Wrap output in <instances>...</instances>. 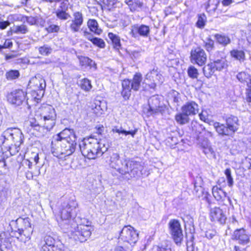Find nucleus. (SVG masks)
Here are the masks:
<instances>
[{
	"instance_id": "nucleus-2",
	"label": "nucleus",
	"mask_w": 251,
	"mask_h": 251,
	"mask_svg": "<svg viewBox=\"0 0 251 251\" xmlns=\"http://www.w3.org/2000/svg\"><path fill=\"white\" fill-rule=\"evenodd\" d=\"M79 148L82 155L89 159L100 157L108 149L101 140L92 137L84 138L79 144Z\"/></svg>"
},
{
	"instance_id": "nucleus-29",
	"label": "nucleus",
	"mask_w": 251,
	"mask_h": 251,
	"mask_svg": "<svg viewBox=\"0 0 251 251\" xmlns=\"http://www.w3.org/2000/svg\"><path fill=\"white\" fill-rule=\"evenodd\" d=\"M125 2L132 12L142 10L143 6V3L139 0H125Z\"/></svg>"
},
{
	"instance_id": "nucleus-57",
	"label": "nucleus",
	"mask_w": 251,
	"mask_h": 251,
	"mask_svg": "<svg viewBox=\"0 0 251 251\" xmlns=\"http://www.w3.org/2000/svg\"><path fill=\"white\" fill-rule=\"evenodd\" d=\"M246 89V100L249 102H251V82L250 85L247 86Z\"/></svg>"
},
{
	"instance_id": "nucleus-22",
	"label": "nucleus",
	"mask_w": 251,
	"mask_h": 251,
	"mask_svg": "<svg viewBox=\"0 0 251 251\" xmlns=\"http://www.w3.org/2000/svg\"><path fill=\"white\" fill-rule=\"evenodd\" d=\"M74 20L71 21L70 27L74 32H78L80 27L83 24V18L81 13L79 12H75L73 14Z\"/></svg>"
},
{
	"instance_id": "nucleus-64",
	"label": "nucleus",
	"mask_w": 251,
	"mask_h": 251,
	"mask_svg": "<svg viewBox=\"0 0 251 251\" xmlns=\"http://www.w3.org/2000/svg\"><path fill=\"white\" fill-rule=\"evenodd\" d=\"M12 46L13 43L10 39H6L3 45V47H4V49H10Z\"/></svg>"
},
{
	"instance_id": "nucleus-37",
	"label": "nucleus",
	"mask_w": 251,
	"mask_h": 251,
	"mask_svg": "<svg viewBox=\"0 0 251 251\" xmlns=\"http://www.w3.org/2000/svg\"><path fill=\"white\" fill-rule=\"evenodd\" d=\"M11 244L4 238V233H0V251H8Z\"/></svg>"
},
{
	"instance_id": "nucleus-36",
	"label": "nucleus",
	"mask_w": 251,
	"mask_h": 251,
	"mask_svg": "<svg viewBox=\"0 0 251 251\" xmlns=\"http://www.w3.org/2000/svg\"><path fill=\"white\" fill-rule=\"evenodd\" d=\"M189 117V116L181 111V113L176 115L175 120L178 124L184 125L190 122V119Z\"/></svg>"
},
{
	"instance_id": "nucleus-30",
	"label": "nucleus",
	"mask_w": 251,
	"mask_h": 251,
	"mask_svg": "<svg viewBox=\"0 0 251 251\" xmlns=\"http://www.w3.org/2000/svg\"><path fill=\"white\" fill-rule=\"evenodd\" d=\"M111 131L113 133H117L119 134L124 135L126 136L127 135H131L132 137H134L135 135L137 132V129L134 130H126L123 128L122 126H113Z\"/></svg>"
},
{
	"instance_id": "nucleus-18",
	"label": "nucleus",
	"mask_w": 251,
	"mask_h": 251,
	"mask_svg": "<svg viewBox=\"0 0 251 251\" xmlns=\"http://www.w3.org/2000/svg\"><path fill=\"white\" fill-rule=\"evenodd\" d=\"M231 238L233 240L238 241V243L242 245H246L250 242V237L243 228L236 229Z\"/></svg>"
},
{
	"instance_id": "nucleus-54",
	"label": "nucleus",
	"mask_w": 251,
	"mask_h": 251,
	"mask_svg": "<svg viewBox=\"0 0 251 251\" xmlns=\"http://www.w3.org/2000/svg\"><path fill=\"white\" fill-rule=\"evenodd\" d=\"M94 45L99 47L100 48H104L105 44L104 41L100 38L95 37L92 42Z\"/></svg>"
},
{
	"instance_id": "nucleus-42",
	"label": "nucleus",
	"mask_w": 251,
	"mask_h": 251,
	"mask_svg": "<svg viewBox=\"0 0 251 251\" xmlns=\"http://www.w3.org/2000/svg\"><path fill=\"white\" fill-rule=\"evenodd\" d=\"M220 3V0H209L206 6V9L208 12H215Z\"/></svg>"
},
{
	"instance_id": "nucleus-34",
	"label": "nucleus",
	"mask_w": 251,
	"mask_h": 251,
	"mask_svg": "<svg viewBox=\"0 0 251 251\" xmlns=\"http://www.w3.org/2000/svg\"><path fill=\"white\" fill-rule=\"evenodd\" d=\"M87 26L90 31L94 32L96 35H100L102 30L99 27L98 23L94 19H89L87 22Z\"/></svg>"
},
{
	"instance_id": "nucleus-35",
	"label": "nucleus",
	"mask_w": 251,
	"mask_h": 251,
	"mask_svg": "<svg viewBox=\"0 0 251 251\" xmlns=\"http://www.w3.org/2000/svg\"><path fill=\"white\" fill-rule=\"evenodd\" d=\"M212 63L216 71H221L227 67V61L223 58L214 60Z\"/></svg>"
},
{
	"instance_id": "nucleus-61",
	"label": "nucleus",
	"mask_w": 251,
	"mask_h": 251,
	"mask_svg": "<svg viewBox=\"0 0 251 251\" xmlns=\"http://www.w3.org/2000/svg\"><path fill=\"white\" fill-rule=\"evenodd\" d=\"M10 25V23L8 21H0V29H5Z\"/></svg>"
},
{
	"instance_id": "nucleus-51",
	"label": "nucleus",
	"mask_w": 251,
	"mask_h": 251,
	"mask_svg": "<svg viewBox=\"0 0 251 251\" xmlns=\"http://www.w3.org/2000/svg\"><path fill=\"white\" fill-rule=\"evenodd\" d=\"M151 251H172L171 246L168 245L154 246Z\"/></svg>"
},
{
	"instance_id": "nucleus-58",
	"label": "nucleus",
	"mask_w": 251,
	"mask_h": 251,
	"mask_svg": "<svg viewBox=\"0 0 251 251\" xmlns=\"http://www.w3.org/2000/svg\"><path fill=\"white\" fill-rule=\"evenodd\" d=\"M68 1L63 0L62 1H61L59 6L57 9V10L67 11L68 9Z\"/></svg>"
},
{
	"instance_id": "nucleus-3",
	"label": "nucleus",
	"mask_w": 251,
	"mask_h": 251,
	"mask_svg": "<svg viewBox=\"0 0 251 251\" xmlns=\"http://www.w3.org/2000/svg\"><path fill=\"white\" fill-rule=\"evenodd\" d=\"M24 136L22 131L18 128H8L2 134L0 140L2 145L11 151L14 149L13 154L19 152L20 146L24 142Z\"/></svg>"
},
{
	"instance_id": "nucleus-63",
	"label": "nucleus",
	"mask_w": 251,
	"mask_h": 251,
	"mask_svg": "<svg viewBox=\"0 0 251 251\" xmlns=\"http://www.w3.org/2000/svg\"><path fill=\"white\" fill-rule=\"evenodd\" d=\"M215 234H216V232L215 231L209 230V231H207L205 232V236L208 239H211L215 235Z\"/></svg>"
},
{
	"instance_id": "nucleus-38",
	"label": "nucleus",
	"mask_w": 251,
	"mask_h": 251,
	"mask_svg": "<svg viewBox=\"0 0 251 251\" xmlns=\"http://www.w3.org/2000/svg\"><path fill=\"white\" fill-rule=\"evenodd\" d=\"M216 71L212 62L208 63L203 68V73L205 77L209 78L213 75Z\"/></svg>"
},
{
	"instance_id": "nucleus-43",
	"label": "nucleus",
	"mask_w": 251,
	"mask_h": 251,
	"mask_svg": "<svg viewBox=\"0 0 251 251\" xmlns=\"http://www.w3.org/2000/svg\"><path fill=\"white\" fill-rule=\"evenodd\" d=\"M12 31L16 34H25L28 31L27 27L25 25H14Z\"/></svg>"
},
{
	"instance_id": "nucleus-15",
	"label": "nucleus",
	"mask_w": 251,
	"mask_h": 251,
	"mask_svg": "<svg viewBox=\"0 0 251 251\" xmlns=\"http://www.w3.org/2000/svg\"><path fill=\"white\" fill-rule=\"evenodd\" d=\"M191 62L199 66L205 64L207 60V55L205 51L201 47H197L192 49L190 55Z\"/></svg>"
},
{
	"instance_id": "nucleus-27",
	"label": "nucleus",
	"mask_w": 251,
	"mask_h": 251,
	"mask_svg": "<svg viewBox=\"0 0 251 251\" xmlns=\"http://www.w3.org/2000/svg\"><path fill=\"white\" fill-rule=\"evenodd\" d=\"M29 85L30 87H34L35 89L43 91L46 87V83L45 79L42 78L36 77H32L29 81Z\"/></svg>"
},
{
	"instance_id": "nucleus-21",
	"label": "nucleus",
	"mask_w": 251,
	"mask_h": 251,
	"mask_svg": "<svg viewBox=\"0 0 251 251\" xmlns=\"http://www.w3.org/2000/svg\"><path fill=\"white\" fill-rule=\"evenodd\" d=\"M55 139L59 141L65 140L66 141H73L75 142L76 140V136L73 129L66 128L59 133Z\"/></svg>"
},
{
	"instance_id": "nucleus-24",
	"label": "nucleus",
	"mask_w": 251,
	"mask_h": 251,
	"mask_svg": "<svg viewBox=\"0 0 251 251\" xmlns=\"http://www.w3.org/2000/svg\"><path fill=\"white\" fill-rule=\"evenodd\" d=\"M51 152L55 157L62 158L64 156V151L60 141L54 139L51 142Z\"/></svg>"
},
{
	"instance_id": "nucleus-14",
	"label": "nucleus",
	"mask_w": 251,
	"mask_h": 251,
	"mask_svg": "<svg viewBox=\"0 0 251 251\" xmlns=\"http://www.w3.org/2000/svg\"><path fill=\"white\" fill-rule=\"evenodd\" d=\"M29 126L36 131L35 134L39 137H44L47 133L50 131L54 126L50 127L48 126V125L41 123L38 120L33 118H30L29 120Z\"/></svg>"
},
{
	"instance_id": "nucleus-55",
	"label": "nucleus",
	"mask_w": 251,
	"mask_h": 251,
	"mask_svg": "<svg viewBox=\"0 0 251 251\" xmlns=\"http://www.w3.org/2000/svg\"><path fill=\"white\" fill-rule=\"evenodd\" d=\"M48 33L58 32L60 29V27L55 25H50L46 28Z\"/></svg>"
},
{
	"instance_id": "nucleus-44",
	"label": "nucleus",
	"mask_w": 251,
	"mask_h": 251,
	"mask_svg": "<svg viewBox=\"0 0 251 251\" xmlns=\"http://www.w3.org/2000/svg\"><path fill=\"white\" fill-rule=\"evenodd\" d=\"M191 127L193 131H194L196 136L200 135L202 131L204 129V127L202 125L198 123L196 121H192L191 123Z\"/></svg>"
},
{
	"instance_id": "nucleus-32",
	"label": "nucleus",
	"mask_w": 251,
	"mask_h": 251,
	"mask_svg": "<svg viewBox=\"0 0 251 251\" xmlns=\"http://www.w3.org/2000/svg\"><path fill=\"white\" fill-rule=\"evenodd\" d=\"M214 36L217 42L223 47H226L231 42L230 38L225 34L217 33Z\"/></svg>"
},
{
	"instance_id": "nucleus-17",
	"label": "nucleus",
	"mask_w": 251,
	"mask_h": 251,
	"mask_svg": "<svg viewBox=\"0 0 251 251\" xmlns=\"http://www.w3.org/2000/svg\"><path fill=\"white\" fill-rule=\"evenodd\" d=\"M210 217L211 221L217 222L222 225L225 224L226 220L225 212L219 207H214L210 209Z\"/></svg>"
},
{
	"instance_id": "nucleus-1",
	"label": "nucleus",
	"mask_w": 251,
	"mask_h": 251,
	"mask_svg": "<svg viewBox=\"0 0 251 251\" xmlns=\"http://www.w3.org/2000/svg\"><path fill=\"white\" fill-rule=\"evenodd\" d=\"M106 161L110 167L116 170L128 179L131 178H138L142 175L144 167L141 162L130 158L120 160V155L118 153H112Z\"/></svg>"
},
{
	"instance_id": "nucleus-52",
	"label": "nucleus",
	"mask_w": 251,
	"mask_h": 251,
	"mask_svg": "<svg viewBox=\"0 0 251 251\" xmlns=\"http://www.w3.org/2000/svg\"><path fill=\"white\" fill-rule=\"evenodd\" d=\"M189 76L192 78H197L199 75L197 69L193 66L189 67L187 70Z\"/></svg>"
},
{
	"instance_id": "nucleus-62",
	"label": "nucleus",
	"mask_w": 251,
	"mask_h": 251,
	"mask_svg": "<svg viewBox=\"0 0 251 251\" xmlns=\"http://www.w3.org/2000/svg\"><path fill=\"white\" fill-rule=\"evenodd\" d=\"M197 25L199 28H203L205 25V22L203 19L201 17H199L198 20L197 22Z\"/></svg>"
},
{
	"instance_id": "nucleus-49",
	"label": "nucleus",
	"mask_w": 251,
	"mask_h": 251,
	"mask_svg": "<svg viewBox=\"0 0 251 251\" xmlns=\"http://www.w3.org/2000/svg\"><path fill=\"white\" fill-rule=\"evenodd\" d=\"M196 143L200 147H205L208 143V139L203 136L198 135L196 137Z\"/></svg>"
},
{
	"instance_id": "nucleus-45",
	"label": "nucleus",
	"mask_w": 251,
	"mask_h": 251,
	"mask_svg": "<svg viewBox=\"0 0 251 251\" xmlns=\"http://www.w3.org/2000/svg\"><path fill=\"white\" fill-rule=\"evenodd\" d=\"M5 76L8 80H13L18 78L19 77L20 73L18 70H11L7 72Z\"/></svg>"
},
{
	"instance_id": "nucleus-20",
	"label": "nucleus",
	"mask_w": 251,
	"mask_h": 251,
	"mask_svg": "<svg viewBox=\"0 0 251 251\" xmlns=\"http://www.w3.org/2000/svg\"><path fill=\"white\" fill-rule=\"evenodd\" d=\"M149 108L148 113L151 115L158 113L160 110V101L158 95L152 96L148 100Z\"/></svg>"
},
{
	"instance_id": "nucleus-13",
	"label": "nucleus",
	"mask_w": 251,
	"mask_h": 251,
	"mask_svg": "<svg viewBox=\"0 0 251 251\" xmlns=\"http://www.w3.org/2000/svg\"><path fill=\"white\" fill-rule=\"evenodd\" d=\"M145 80L146 85L149 88L155 90L158 82H163V77L157 69L153 68L146 75Z\"/></svg>"
},
{
	"instance_id": "nucleus-60",
	"label": "nucleus",
	"mask_w": 251,
	"mask_h": 251,
	"mask_svg": "<svg viewBox=\"0 0 251 251\" xmlns=\"http://www.w3.org/2000/svg\"><path fill=\"white\" fill-rule=\"evenodd\" d=\"M26 22L30 25H34L36 24L37 20L35 17H25Z\"/></svg>"
},
{
	"instance_id": "nucleus-8",
	"label": "nucleus",
	"mask_w": 251,
	"mask_h": 251,
	"mask_svg": "<svg viewBox=\"0 0 251 251\" xmlns=\"http://www.w3.org/2000/svg\"><path fill=\"white\" fill-rule=\"evenodd\" d=\"M40 246L41 251H63L64 245L59 240L50 235H46L41 240Z\"/></svg>"
},
{
	"instance_id": "nucleus-5",
	"label": "nucleus",
	"mask_w": 251,
	"mask_h": 251,
	"mask_svg": "<svg viewBox=\"0 0 251 251\" xmlns=\"http://www.w3.org/2000/svg\"><path fill=\"white\" fill-rule=\"evenodd\" d=\"M56 115L53 107L48 104L42 105L36 111L35 117L33 119L48 125V126H54Z\"/></svg>"
},
{
	"instance_id": "nucleus-53",
	"label": "nucleus",
	"mask_w": 251,
	"mask_h": 251,
	"mask_svg": "<svg viewBox=\"0 0 251 251\" xmlns=\"http://www.w3.org/2000/svg\"><path fill=\"white\" fill-rule=\"evenodd\" d=\"M9 193L10 191L8 188L0 186V197L6 201Z\"/></svg>"
},
{
	"instance_id": "nucleus-48",
	"label": "nucleus",
	"mask_w": 251,
	"mask_h": 251,
	"mask_svg": "<svg viewBox=\"0 0 251 251\" xmlns=\"http://www.w3.org/2000/svg\"><path fill=\"white\" fill-rule=\"evenodd\" d=\"M39 53L43 55H48L51 53L52 49L47 45H44L38 49Z\"/></svg>"
},
{
	"instance_id": "nucleus-31",
	"label": "nucleus",
	"mask_w": 251,
	"mask_h": 251,
	"mask_svg": "<svg viewBox=\"0 0 251 251\" xmlns=\"http://www.w3.org/2000/svg\"><path fill=\"white\" fill-rule=\"evenodd\" d=\"M131 81V86L133 90L137 91L139 90L141 82L142 80V75L140 73H136Z\"/></svg>"
},
{
	"instance_id": "nucleus-26",
	"label": "nucleus",
	"mask_w": 251,
	"mask_h": 251,
	"mask_svg": "<svg viewBox=\"0 0 251 251\" xmlns=\"http://www.w3.org/2000/svg\"><path fill=\"white\" fill-rule=\"evenodd\" d=\"M122 96L126 100L129 99L131 95V89H132L131 86V81L128 79L123 80L122 82Z\"/></svg>"
},
{
	"instance_id": "nucleus-7",
	"label": "nucleus",
	"mask_w": 251,
	"mask_h": 251,
	"mask_svg": "<svg viewBox=\"0 0 251 251\" xmlns=\"http://www.w3.org/2000/svg\"><path fill=\"white\" fill-rule=\"evenodd\" d=\"M77 206V202L75 200H70L67 203L64 202L61 205L60 217L63 222H64V224L67 225L68 226L69 223L71 224L74 222L71 221V219L75 216Z\"/></svg>"
},
{
	"instance_id": "nucleus-16",
	"label": "nucleus",
	"mask_w": 251,
	"mask_h": 251,
	"mask_svg": "<svg viewBox=\"0 0 251 251\" xmlns=\"http://www.w3.org/2000/svg\"><path fill=\"white\" fill-rule=\"evenodd\" d=\"M150 33V28L145 25H139L138 24L133 25L131 26L130 34L132 37L136 38L139 36L143 37H148Z\"/></svg>"
},
{
	"instance_id": "nucleus-50",
	"label": "nucleus",
	"mask_w": 251,
	"mask_h": 251,
	"mask_svg": "<svg viewBox=\"0 0 251 251\" xmlns=\"http://www.w3.org/2000/svg\"><path fill=\"white\" fill-rule=\"evenodd\" d=\"M225 175L226 176L228 186L230 187H232L233 185V179L231 176V171L230 168H227L225 171Z\"/></svg>"
},
{
	"instance_id": "nucleus-6",
	"label": "nucleus",
	"mask_w": 251,
	"mask_h": 251,
	"mask_svg": "<svg viewBox=\"0 0 251 251\" xmlns=\"http://www.w3.org/2000/svg\"><path fill=\"white\" fill-rule=\"evenodd\" d=\"M71 232V237L75 241L83 242L90 236L92 227L89 225L83 224L76 225L73 222L67 227Z\"/></svg>"
},
{
	"instance_id": "nucleus-56",
	"label": "nucleus",
	"mask_w": 251,
	"mask_h": 251,
	"mask_svg": "<svg viewBox=\"0 0 251 251\" xmlns=\"http://www.w3.org/2000/svg\"><path fill=\"white\" fill-rule=\"evenodd\" d=\"M201 147L203 149V152L207 156H210L212 154L213 151L212 149L208 146V143L205 147Z\"/></svg>"
},
{
	"instance_id": "nucleus-39",
	"label": "nucleus",
	"mask_w": 251,
	"mask_h": 251,
	"mask_svg": "<svg viewBox=\"0 0 251 251\" xmlns=\"http://www.w3.org/2000/svg\"><path fill=\"white\" fill-rule=\"evenodd\" d=\"M230 55L235 59L240 62L244 61L245 59V54L242 50H233L230 52Z\"/></svg>"
},
{
	"instance_id": "nucleus-23",
	"label": "nucleus",
	"mask_w": 251,
	"mask_h": 251,
	"mask_svg": "<svg viewBox=\"0 0 251 251\" xmlns=\"http://www.w3.org/2000/svg\"><path fill=\"white\" fill-rule=\"evenodd\" d=\"M60 142L64 151V156L70 155L75 151L76 146V141L74 142L61 140Z\"/></svg>"
},
{
	"instance_id": "nucleus-47",
	"label": "nucleus",
	"mask_w": 251,
	"mask_h": 251,
	"mask_svg": "<svg viewBox=\"0 0 251 251\" xmlns=\"http://www.w3.org/2000/svg\"><path fill=\"white\" fill-rule=\"evenodd\" d=\"M67 11L56 9L54 13L58 19L65 21L70 17V15Z\"/></svg>"
},
{
	"instance_id": "nucleus-11",
	"label": "nucleus",
	"mask_w": 251,
	"mask_h": 251,
	"mask_svg": "<svg viewBox=\"0 0 251 251\" xmlns=\"http://www.w3.org/2000/svg\"><path fill=\"white\" fill-rule=\"evenodd\" d=\"M16 223L19 236L23 235L26 238H29L33 232L30 219L28 217H19L16 220Z\"/></svg>"
},
{
	"instance_id": "nucleus-41",
	"label": "nucleus",
	"mask_w": 251,
	"mask_h": 251,
	"mask_svg": "<svg viewBox=\"0 0 251 251\" xmlns=\"http://www.w3.org/2000/svg\"><path fill=\"white\" fill-rule=\"evenodd\" d=\"M109 38L111 40L114 48L116 50H119L121 47L120 38L113 33H109L108 34Z\"/></svg>"
},
{
	"instance_id": "nucleus-28",
	"label": "nucleus",
	"mask_w": 251,
	"mask_h": 251,
	"mask_svg": "<svg viewBox=\"0 0 251 251\" xmlns=\"http://www.w3.org/2000/svg\"><path fill=\"white\" fill-rule=\"evenodd\" d=\"M212 194L215 200L217 201H223L227 197L226 192L217 186L213 187Z\"/></svg>"
},
{
	"instance_id": "nucleus-9",
	"label": "nucleus",
	"mask_w": 251,
	"mask_h": 251,
	"mask_svg": "<svg viewBox=\"0 0 251 251\" xmlns=\"http://www.w3.org/2000/svg\"><path fill=\"white\" fill-rule=\"evenodd\" d=\"M169 233L175 243L180 246L183 239L182 229L179 221L177 219H171L168 223Z\"/></svg>"
},
{
	"instance_id": "nucleus-59",
	"label": "nucleus",
	"mask_w": 251,
	"mask_h": 251,
	"mask_svg": "<svg viewBox=\"0 0 251 251\" xmlns=\"http://www.w3.org/2000/svg\"><path fill=\"white\" fill-rule=\"evenodd\" d=\"M83 35L85 38L90 41L91 42H93V40L95 38L90 32L86 30L83 31Z\"/></svg>"
},
{
	"instance_id": "nucleus-46",
	"label": "nucleus",
	"mask_w": 251,
	"mask_h": 251,
	"mask_svg": "<svg viewBox=\"0 0 251 251\" xmlns=\"http://www.w3.org/2000/svg\"><path fill=\"white\" fill-rule=\"evenodd\" d=\"M80 86L85 91H89L92 88L91 81L87 78H83L80 81Z\"/></svg>"
},
{
	"instance_id": "nucleus-33",
	"label": "nucleus",
	"mask_w": 251,
	"mask_h": 251,
	"mask_svg": "<svg viewBox=\"0 0 251 251\" xmlns=\"http://www.w3.org/2000/svg\"><path fill=\"white\" fill-rule=\"evenodd\" d=\"M236 78L241 83L249 85L251 82V75L245 72H241L236 75Z\"/></svg>"
},
{
	"instance_id": "nucleus-25",
	"label": "nucleus",
	"mask_w": 251,
	"mask_h": 251,
	"mask_svg": "<svg viewBox=\"0 0 251 251\" xmlns=\"http://www.w3.org/2000/svg\"><path fill=\"white\" fill-rule=\"evenodd\" d=\"M79 63L81 69L84 70H87L94 68L97 69V64L94 61L88 57H81L79 58Z\"/></svg>"
},
{
	"instance_id": "nucleus-4",
	"label": "nucleus",
	"mask_w": 251,
	"mask_h": 251,
	"mask_svg": "<svg viewBox=\"0 0 251 251\" xmlns=\"http://www.w3.org/2000/svg\"><path fill=\"white\" fill-rule=\"evenodd\" d=\"M226 121L224 124L216 122L213 126L217 132L221 136H229L234 133L239 128L238 119L232 115L224 116Z\"/></svg>"
},
{
	"instance_id": "nucleus-10",
	"label": "nucleus",
	"mask_w": 251,
	"mask_h": 251,
	"mask_svg": "<svg viewBox=\"0 0 251 251\" xmlns=\"http://www.w3.org/2000/svg\"><path fill=\"white\" fill-rule=\"evenodd\" d=\"M8 100L15 106H26L27 108L30 106L26 99V93L21 89L15 90L8 95Z\"/></svg>"
},
{
	"instance_id": "nucleus-19",
	"label": "nucleus",
	"mask_w": 251,
	"mask_h": 251,
	"mask_svg": "<svg viewBox=\"0 0 251 251\" xmlns=\"http://www.w3.org/2000/svg\"><path fill=\"white\" fill-rule=\"evenodd\" d=\"M181 110L189 116H194L199 113V105L194 101H188L181 107Z\"/></svg>"
},
{
	"instance_id": "nucleus-12",
	"label": "nucleus",
	"mask_w": 251,
	"mask_h": 251,
	"mask_svg": "<svg viewBox=\"0 0 251 251\" xmlns=\"http://www.w3.org/2000/svg\"><path fill=\"white\" fill-rule=\"evenodd\" d=\"M120 237L124 242L134 244L138 239V233L131 226H125L120 232Z\"/></svg>"
},
{
	"instance_id": "nucleus-40",
	"label": "nucleus",
	"mask_w": 251,
	"mask_h": 251,
	"mask_svg": "<svg viewBox=\"0 0 251 251\" xmlns=\"http://www.w3.org/2000/svg\"><path fill=\"white\" fill-rule=\"evenodd\" d=\"M203 47L209 52L213 51L215 50V43L210 37L205 39L203 42Z\"/></svg>"
}]
</instances>
